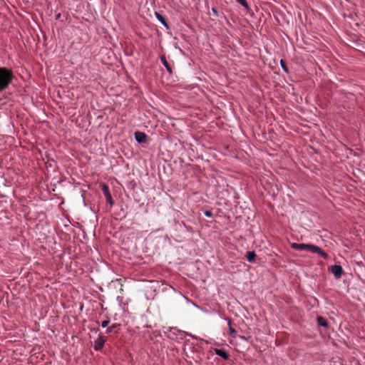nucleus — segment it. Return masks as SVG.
Returning <instances> with one entry per match:
<instances>
[{
    "label": "nucleus",
    "instance_id": "nucleus-20",
    "mask_svg": "<svg viewBox=\"0 0 365 365\" xmlns=\"http://www.w3.org/2000/svg\"><path fill=\"white\" fill-rule=\"evenodd\" d=\"M212 12H213L216 16H217V15H218V12H217V9H216L215 8H212Z\"/></svg>",
    "mask_w": 365,
    "mask_h": 365
},
{
    "label": "nucleus",
    "instance_id": "nucleus-14",
    "mask_svg": "<svg viewBox=\"0 0 365 365\" xmlns=\"http://www.w3.org/2000/svg\"><path fill=\"white\" fill-rule=\"evenodd\" d=\"M178 332L179 333V336H180V339H183L185 336H189L192 337L193 339H197V336H195L194 335H192L190 333H188V332H186L184 331H181V330H178Z\"/></svg>",
    "mask_w": 365,
    "mask_h": 365
},
{
    "label": "nucleus",
    "instance_id": "nucleus-1",
    "mask_svg": "<svg viewBox=\"0 0 365 365\" xmlns=\"http://www.w3.org/2000/svg\"><path fill=\"white\" fill-rule=\"evenodd\" d=\"M12 71L6 68H0V90L7 88L8 86L14 78Z\"/></svg>",
    "mask_w": 365,
    "mask_h": 365
},
{
    "label": "nucleus",
    "instance_id": "nucleus-4",
    "mask_svg": "<svg viewBox=\"0 0 365 365\" xmlns=\"http://www.w3.org/2000/svg\"><path fill=\"white\" fill-rule=\"evenodd\" d=\"M103 192L106 197V201L112 206L114 204V202L112 199L110 192L109 191V188L106 185H103L102 187Z\"/></svg>",
    "mask_w": 365,
    "mask_h": 365
},
{
    "label": "nucleus",
    "instance_id": "nucleus-3",
    "mask_svg": "<svg viewBox=\"0 0 365 365\" xmlns=\"http://www.w3.org/2000/svg\"><path fill=\"white\" fill-rule=\"evenodd\" d=\"M106 339L102 335H99L98 338L94 341L93 348L96 351L101 350L104 346Z\"/></svg>",
    "mask_w": 365,
    "mask_h": 365
},
{
    "label": "nucleus",
    "instance_id": "nucleus-12",
    "mask_svg": "<svg viewBox=\"0 0 365 365\" xmlns=\"http://www.w3.org/2000/svg\"><path fill=\"white\" fill-rule=\"evenodd\" d=\"M160 60H161V62L164 65V66L165 67V68L167 69V71L169 72V73H171L172 72V69H171V66H170V64L168 63V62L167 61L166 58L165 56H162L160 58Z\"/></svg>",
    "mask_w": 365,
    "mask_h": 365
},
{
    "label": "nucleus",
    "instance_id": "nucleus-13",
    "mask_svg": "<svg viewBox=\"0 0 365 365\" xmlns=\"http://www.w3.org/2000/svg\"><path fill=\"white\" fill-rule=\"evenodd\" d=\"M255 257H256L255 252L253 251L247 252L246 253V258H247V261L250 262H252L255 260Z\"/></svg>",
    "mask_w": 365,
    "mask_h": 365
},
{
    "label": "nucleus",
    "instance_id": "nucleus-19",
    "mask_svg": "<svg viewBox=\"0 0 365 365\" xmlns=\"http://www.w3.org/2000/svg\"><path fill=\"white\" fill-rule=\"evenodd\" d=\"M205 215L207 216V217H212V212L210 211L206 210L205 212Z\"/></svg>",
    "mask_w": 365,
    "mask_h": 365
},
{
    "label": "nucleus",
    "instance_id": "nucleus-11",
    "mask_svg": "<svg viewBox=\"0 0 365 365\" xmlns=\"http://www.w3.org/2000/svg\"><path fill=\"white\" fill-rule=\"evenodd\" d=\"M317 321L318 325L324 327H328V323L324 317L319 316L317 318Z\"/></svg>",
    "mask_w": 365,
    "mask_h": 365
},
{
    "label": "nucleus",
    "instance_id": "nucleus-16",
    "mask_svg": "<svg viewBox=\"0 0 365 365\" xmlns=\"http://www.w3.org/2000/svg\"><path fill=\"white\" fill-rule=\"evenodd\" d=\"M236 1L245 8H248V4L246 0H236Z\"/></svg>",
    "mask_w": 365,
    "mask_h": 365
},
{
    "label": "nucleus",
    "instance_id": "nucleus-9",
    "mask_svg": "<svg viewBox=\"0 0 365 365\" xmlns=\"http://www.w3.org/2000/svg\"><path fill=\"white\" fill-rule=\"evenodd\" d=\"M156 19L167 29H169V26L167 24L165 18L158 12L155 13Z\"/></svg>",
    "mask_w": 365,
    "mask_h": 365
},
{
    "label": "nucleus",
    "instance_id": "nucleus-18",
    "mask_svg": "<svg viewBox=\"0 0 365 365\" xmlns=\"http://www.w3.org/2000/svg\"><path fill=\"white\" fill-rule=\"evenodd\" d=\"M108 324H109V320H105V321H103V322L101 323V327H102L103 328H105V327H108Z\"/></svg>",
    "mask_w": 365,
    "mask_h": 365
},
{
    "label": "nucleus",
    "instance_id": "nucleus-7",
    "mask_svg": "<svg viewBox=\"0 0 365 365\" xmlns=\"http://www.w3.org/2000/svg\"><path fill=\"white\" fill-rule=\"evenodd\" d=\"M312 253H317L324 259L328 258V255L324 250H322L319 247H318L317 245L314 246Z\"/></svg>",
    "mask_w": 365,
    "mask_h": 365
},
{
    "label": "nucleus",
    "instance_id": "nucleus-2",
    "mask_svg": "<svg viewBox=\"0 0 365 365\" xmlns=\"http://www.w3.org/2000/svg\"><path fill=\"white\" fill-rule=\"evenodd\" d=\"M314 245L312 244H304V243H292L291 245L292 248L297 250H307L310 252H313Z\"/></svg>",
    "mask_w": 365,
    "mask_h": 365
},
{
    "label": "nucleus",
    "instance_id": "nucleus-8",
    "mask_svg": "<svg viewBox=\"0 0 365 365\" xmlns=\"http://www.w3.org/2000/svg\"><path fill=\"white\" fill-rule=\"evenodd\" d=\"M215 353L216 355L222 357L225 360H227L229 358V355L224 349H215Z\"/></svg>",
    "mask_w": 365,
    "mask_h": 365
},
{
    "label": "nucleus",
    "instance_id": "nucleus-5",
    "mask_svg": "<svg viewBox=\"0 0 365 365\" xmlns=\"http://www.w3.org/2000/svg\"><path fill=\"white\" fill-rule=\"evenodd\" d=\"M146 138H147V135H145V133H144L143 132H140V131L135 133V139L137 142L140 143H145Z\"/></svg>",
    "mask_w": 365,
    "mask_h": 365
},
{
    "label": "nucleus",
    "instance_id": "nucleus-17",
    "mask_svg": "<svg viewBox=\"0 0 365 365\" xmlns=\"http://www.w3.org/2000/svg\"><path fill=\"white\" fill-rule=\"evenodd\" d=\"M280 64H281V66L282 68V69L286 72V73H288V68L286 66V63H285V61L284 60H281L280 61Z\"/></svg>",
    "mask_w": 365,
    "mask_h": 365
},
{
    "label": "nucleus",
    "instance_id": "nucleus-10",
    "mask_svg": "<svg viewBox=\"0 0 365 365\" xmlns=\"http://www.w3.org/2000/svg\"><path fill=\"white\" fill-rule=\"evenodd\" d=\"M227 324H228V327H229V334L230 336H232L233 338H235L236 336V334H237V331L236 330L232 328V320L230 319H227Z\"/></svg>",
    "mask_w": 365,
    "mask_h": 365
},
{
    "label": "nucleus",
    "instance_id": "nucleus-15",
    "mask_svg": "<svg viewBox=\"0 0 365 365\" xmlns=\"http://www.w3.org/2000/svg\"><path fill=\"white\" fill-rule=\"evenodd\" d=\"M120 327V324H113L111 326L108 327L106 331L107 334H110L113 331L114 329H118Z\"/></svg>",
    "mask_w": 365,
    "mask_h": 365
},
{
    "label": "nucleus",
    "instance_id": "nucleus-6",
    "mask_svg": "<svg viewBox=\"0 0 365 365\" xmlns=\"http://www.w3.org/2000/svg\"><path fill=\"white\" fill-rule=\"evenodd\" d=\"M331 272L336 278H339L341 276L343 269L341 266L335 264L331 267Z\"/></svg>",
    "mask_w": 365,
    "mask_h": 365
}]
</instances>
